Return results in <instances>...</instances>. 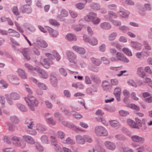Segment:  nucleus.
Masks as SVG:
<instances>
[{
    "label": "nucleus",
    "mask_w": 152,
    "mask_h": 152,
    "mask_svg": "<svg viewBox=\"0 0 152 152\" xmlns=\"http://www.w3.org/2000/svg\"><path fill=\"white\" fill-rule=\"evenodd\" d=\"M18 72L19 75L23 79H25L27 78V75L24 71L21 69H19L18 70Z\"/></svg>",
    "instance_id": "nucleus-29"
},
{
    "label": "nucleus",
    "mask_w": 152,
    "mask_h": 152,
    "mask_svg": "<svg viewBox=\"0 0 152 152\" xmlns=\"http://www.w3.org/2000/svg\"><path fill=\"white\" fill-rule=\"evenodd\" d=\"M40 62L41 64L43 66L46 68H49L51 64H53V63L52 61H49L47 58L43 59L42 58H40Z\"/></svg>",
    "instance_id": "nucleus-8"
},
{
    "label": "nucleus",
    "mask_w": 152,
    "mask_h": 152,
    "mask_svg": "<svg viewBox=\"0 0 152 152\" xmlns=\"http://www.w3.org/2000/svg\"><path fill=\"white\" fill-rule=\"evenodd\" d=\"M0 83L4 88H7L8 86V84L3 80L2 79L0 80Z\"/></svg>",
    "instance_id": "nucleus-62"
},
{
    "label": "nucleus",
    "mask_w": 152,
    "mask_h": 152,
    "mask_svg": "<svg viewBox=\"0 0 152 152\" xmlns=\"http://www.w3.org/2000/svg\"><path fill=\"white\" fill-rule=\"evenodd\" d=\"M48 31L50 35L53 37H56L58 34V33L57 31L54 30L51 28H49L48 29Z\"/></svg>",
    "instance_id": "nucleus-25"
},
{
    "label": "nucleus",
    "mask_w": 152,
    "mask_h": 152,
    "mask_svg": "<svg viewBox=\"0 0 152 152\" xmlns=\"http://www.w3.org/2000/svg\"><path fill=\"white\" fill-rule=\"evenodd\" d=\"M117 36V34L115 32H113L110 34L108 37L110 40H113L115 39Z\"/></svg>",
    "instance_id": "nucleus-44"
},
{
    "label": "nucleus",
    "mask_w": 152,
    "mask_h": 152,
    "mask_svg": "<svg viewBox=\"0 0 152 152\" xmlns=\"http://www.w3.org/2000/svg\"><path fill=\"white\" fill-rule=\"evenodd\" d=\"M58 137L60 139H63L65 136L64 133L62 131H58L57 133Z\"/></svg>",
    "instance_id": "nucleus-63"
},
{
    "label": "nucleus",
    "mask_w": 152,
    "mask_h": 152,
    "mask_svg": "<svg viewBox=\"0 0 152 152\" xmlns=\"http://www.w3.org/2000/svg\"><path fill=\"white\" fill-rule=\"evenodd\" d=\"M68 15V12L65 10H62L61 12L60 15H58V17L60 18L61 17H65Z\"/></svg>",
    "instance_id": "nucleus-41"
},
{
    "label": "nucleus",
    "mask_w": 152,
    "mask_h": 152,
    "mask_svg": "<svg viewBox=\"0 0 152 152\" xmlns=\"http://www.w3.org/2000/svg\"><path fill=\"white\" fill-rule=\"evenodd\" d=\"M85 20L87 21H91L94 24H97L100 21V19L96 17V14L90 12L84 18Z\"/></svg>",
    "instance_id": "nucleus-1"
},
{
    "label": "nucleus",
    "mask_w": 152,
    "mask_h": 152,
    "mask_svg": "<svg viewBox=\"0 0 152 152\" xmlns=\"http://www.w3.org/2000/svg\"><path fill=\"white\" fill-rule=\"evenodd\" d=\"M143 96L146 102L148 103H151L152 102V96L148 93H144L143 94Z\"/></svg>",
    "instance_id": "nucleus-21"
},
{
    "label": "nucleus",
    "mask_w": 152,
    "mask_h": 152,
    "mask_svg": "<svg viewBox=\"0 0 152 152\" xmlns=\"http://www.w3.org/2000/svg\"><path fill=\"white\" fill-rule=\"evenodd\" d=\"M109 14L110 15L109 19L116 26H118L121 25V23L117 21L114 20H111L110 18H115L117 17L116 15L113 12L110 11L109 12Z\"/></svg>",
    "instance_id": "nucleus-10"
},
{
    "label": "nucleus",
    "mask_w": 152,
    "mask_h": 152,
    "mask_svg": "<svg viewBox=\"0 0 152 152\" xmlns=\"http://www.w3.org/2000/svg\"><path fill=\"white\" fill-rule=\"evenodd\" d=\"M25 99L28 106L32 110H34V106H37L38 104V101L36 100L34 97L32 96L29 95L28 96V97H25Z\"/></svg>",
    "instance_id": "nucleus-2"
},
{
    "label": "nucleus",
    "mask_w": 152,
    "mask_h": 152,
    "mask_svg": "<svg viewBox=\"0 0 152 152\" xmlns=\"http://www.w3.org/2000/svg\"><path fill=\"white\" fill-rule=\"evenodd\" d=\"M12 140L13 143L17 146L23 148L26 146L25 142L21 141L20 138L17 136H13L12 138Z\"/></svg>",
    "instance_id": "nucleus-5"
},
{
    "label": "nucleus",
    "mask_w": 152,
    "mask_h": 152,
    "mask_svg": "<svg viewBox=\"0 0 152 152\" xmlns=\"http://www.w3.org/2000/svg\"><path fill=\"white\" fill-rule=\"evenodd\" d=\"M42 142L43 143L47 144L49 141L47 136L45 135H42L40 138Z\"/></svg>",
    "instance_id": "nucleus-39"
},
{
    "label": "nucleus",
    "mask_w": 152,
    "mask_h": 152,
    "mask_svg": "<svg viewBox=\"0 0 152 152\" xmlns=\"http://www.w3.org/2000/svg\"><path fill=\"white\" fill-rule=\"evenodd\" d=\"M121 90L120 88H116L114 89V95L121 94Z\"/></svg>",
    "instance_id": "nucleus-57"
},
{
    "label": "nucleus",
    "mask_w": 152,
    "mask_h": 152,
    "mask_svg": "<svg viewBox=\"0 0 152 152\" xmlns=\"http://www.w3.org/2000/svg\"><path fill=\"white\" fill-rule=\"evenodd\" d=\"M20 10L22 13H29L31 12V7L27 4L22 6L20 8Z\"/></svg>",
    "instance_id": "nucleus-11"
},
{
    "label": "nucleus",
    "mask_w": 152,
    "mask_h": 152,
    "mask_svg": "<svg viewBox=\"0 0 152 152\" xmlns=\"http://www.w3.org/2000/svg\"><path fill=\"white\" fill-rule=\"evenodd\" d=\"M17 106L22 111L25 112L27 110L26 108L23 105L18 104H17Z\"/></svg>",
    "instance_id": "nucleus-49"
},
{
    "label": "nucleus",
    "mask_w": 152,
    "mask_h": 152,
    "mask_svg": "<svg viewBox=\"0 0 152 152\" xmlns=\"http://www.w3.org/2000/svg\"><path fill=\"white\" fill-rule=\"evenodd\" d=\"M5 96L7 103L10 105L13 104V100L18 99L20 98L19 95L15 92H12L10 94H6Z\"/></svg>",
    "instance_id": "nucleus-3"
},
{
    "label": "nucleus",
    "mask_w": 152,
    "mask_h": 152,
    "mask_svg": "<svg viewBox=\"0 0 152 152\" xmlns=\"http://www.w3.org/2000/svg\"><path fill=\"white\" fill-rule=\"evenodd\" d=\"M104 144L107 149L111 150H114L115 148V145L113 142L110 141H106Z\"/></svg>",
    "instance_id": "nucleus-15"
},
{
    "label": "nucleus",
    "mask_w": 152,
    "mask_h": 152,
    "mask_svg": "<svg viewBox=\"0 0 152 152\" xmlns=\"http://www.w3.org/2000/svg\"><path fill=\"white\" fill-rule=\"evenodd\" d=\"M84 40L86 42H88L92 45H96L98 43L97 39L94 37H92L90 39L87 37V36L84 35L83 36Z\"/></svg>",
    "instance_id": "nucleus-9"
},
{
    "label": "nucleus",
    "mask_w": 152,
    "mask_h": 152,
    "mask_svg": "<svg viewBox=\"0 0 152 152\" xmlns=\"http://www.w3.org/2000/svg\"><path fill=\"white\" fill-rule=\"evenodd\" d=\"M76 142L79 144L83 145L85 143L84 135L81 136L80 135H77L76 136Z\"/></svg>",
    "instance_id": "nucleus-14"
},
{
    "label": "nucleus",
    "mask_w": 152,
    "mask_h": 152,
    "mask_svg": "<svg viewBox=\"0 0 152 152\" xmlns=\"http://www.w3.org/2000/svg\"><path fill=\"white\" fill-rule=\"evenodd\" d=\"M110 125L114 128L117 129L119 126V124L116 121L112 120L109 121Z\"/></svg>",
    "instance_id": "nucleus-33"
},
{
    "label": "nucleus",
    "mask_w": 152,
    "mask_h": 152,
    "mask_svg": "<svg viewBox=\"0 0 152 152\" xmlns=\"http://www.w3.org/2000/svg\"><path fill=\"white\" fill-rule=\"evenodd\" d=\"M85 142H87L88 143L91 142L93 140L91 137L87 135H84Z\"/></svg>",
    "instance_id": "nucleus-50"
},
{
    "label": "nucleus",
    "mask_w": 152,
    "mask_h": 152,
    "mask_svg": "<svg viewBox=\"0 0 152 152\" xmlns=\"http://www.w3.org/2000/svg\"><path fill=\"white\" fill-rule=\"evenodd\" d=\"M38 73L39 75L41 77L44 79H46L48 77V75L42 69H41L39 68H37L35 69Z\"/></svg>",
    "instance_id": "nucleus-12"
},
{
    "label": "nucleus",
    "mask_w": 152,
    "mask_h": 152,
    "mask_svg": "<svg viewBox=\"0 0 152 152\" xmlns=\"http://www.w3.org/2000/svg\"><path fill=\"white\" fill-rule=\"evenodd\" d=\"M36 128L37 130L41 132L46 131L47 129L46 127L45 126L40 124H37Z\"/></svg>",
    "instance_id": "nucleus-24"
},
{
    "label": "nucleus",
    "mask_w": 152,
    "mask_h": 152,
    "mask_svg": "<svg viewBox=\"0 0 152 152\" xmlns=\"http://www.w3.org/2000/svg\"><path fill=\"white\" fill-rule=\"evenodd\" d=\"M62 124L64 126L68 127L69 128L72 129L73 130L77 131L78 129L76 127H75L73 124H72L68 123L66 121H63Z\"/></svg>",
    "instance_id": "nucleus-31"
},
{
    "label": "nucleus",
    "mask_w": 152,
    "mask_h": 152,
    "mask_svg": "<svg viewBox=\"0 0 152 152\" xmlns=\"http://www.w3.org/2000/svg\"><path fill=\"white\" fill-rule=\"evenodd\" d=\"M38 86L40 88L43 90H46L48 87L42 83H39L37 84Z\"/></svg>",
    "instance_id": "nucleus-54"
},
{
    "label": "nucleus",
    "mask_w": 152,
    "mask_h": 152,
    "mask_svg": "<svg viewBox=\"0 0 152 152\" xmlns=\"http://www.w3.org/2000/svg\"><path fill=\"white\" fill-rule=\"evenodd\" d=\"M46 121L49 124L53 125H54L56 124V122L51 118H46Z\"/></svg>",
    "instance_id": "nucleus-45"
},
{
    "label": "nucleus",
    "mask_w": 152,
    "mask_h": 152,
    "mask_svg": "<svg viewBox=\"0 0 152 152\" xmlns=\"http://www.w3.org/2000/svg\"><path fill=\"white\" fill-rule=\"evenodd\" d=\"M94 131L96 134L99 136H106L108 134L107 130L102 126H96L95 128Z\"/></svg>",
    "instance_id": "nucleus-4"
},
{
    "label": "nucleus",
    "mask_w": 152,
    "mask_h": 152,
    "mask_svg": "<svg viewBox=\"0 0 152 152\" xmlns=\"http://www.w3.org/2000/svg\"><path fill=\"white\" fill-rule=\"evenodd\" d=\"M100 26L102 28L105 30L109 29L111 27L109 23L106 22L102 23L100 24Z\"/></svg>",
    "instance_id": "nucleus-34"
},
{
    "label": "nucleus",
    "mask_w": 152,
    "mask_h": 152,
    "mask_svg": "<svg viewBox=\"0 0 152 152\" xmlns=\"http://www.w3.org/2000/svg\"><path fill=\"white\" fill-rule=\"evenodd\" d=\"M137 74L142 78H144L145 76V73L143 71V69L142 67H140L137 68Z\"/></svg>",
    "instance_id": "nucleus-23"
},
{
    "label": "nucleus",
    "mask_w": 152,
    "mask_h": 152,
    "mask_svg": "<svg viewBox=\"0 0 152 152\" xmlns=\"http://www.w3.org/2000/svg\"><path fill=\"white\" fill-rule=\"evenodd\" d=\"M37 44L41 47L45 48L48 46L47 43L41 39H37Z\"/></svg>",
    "instance_id": "nucleus-22"
},
{
    "label": "nucleus",
    "mask_w": 152,
    "mask_h": 152,
    "mask_svg": "<svg viewBox=\"0 0 152 152\" xmlns=\"http://www.w3.org/2000/svg\"><path fill=\"white\" fill-rule=\"evenodd\" d=\"M66 56L70 62L76 64L77 61L76 59V56L73 53L69 51H67L66 52Z\"/></svg>",
    "instance_id": "nucleus-6"
},
{
    "label": "nucleus",
    "mask_w": 152,
    "mask_h": 152,
    "mask_svg": "<svg viewBox=\"0 0 152 152\" xmlns=\"http://www.w3.org/2000/svg\"><path fill=\"white\" fill-rule=\"evenodd\" d=\"M127 122L128 125L131 128L135 129L138 128V126L135 122L131 119H128L127 120Z\"/></svg>",
    "instance_id": "nucleus-19"
},
{
    "label": "nucleus",
    "mask_w": 152,
    "mask_h": 152,
    "mask_svg": "<svg viewBox=\"0 0 152 152\" xmlns=\"http://www.w3.org/2000/svg\"><path fill=\"white\" fill-rule=\"evenodd\" d=\"M72 48L73 50L80 54H84L86 52L85 50L83 48L77 46H74L72 47Z\"/></svg>",
    "instance_id": "nucleus-18"
},
{
    "label": "nucleus",
    "mask_w": 152,
    "mask_h": 152,
    "mask_svg": "<svg viewBox=\"0 0 152 152\" xmlns=\"http://www.w3.org/2000/svg\"><path fill=\"white\" fill-rule=\"evenodd\" d=\"M131 139L133 141L141 143L143 142L145 140L143 138L136 135H134L132 136Z\"/></svg>",
    "instance_id": "nucleus-17"
},
{
    "label": "nucleus",
    "mask_w": 152,
    "mask_h": 152,
    "mask_svg": "<svg viewBox=\"0 0 152 152\" xmlns=\"http://www.w3.org/2000/svg\"><path fill=\"white\" fill-rule=\"evenodd\" d=\"M0 103L2 107H4L6 103L5 98L3 96H0Z\"/></svg>",
    "instance_id": "nucleus-48"
},
{
    "label": "nucleus",
    "mask_w": 152,
    "mask_h": 152,
    "mask_svg": "<svg viewBox=\"0 0 152 152\" xmlns=\"http://www.w3.org/2000/svg\"><path fill=\"white\" fill-rule=\"evenodd\" d=\"M50 80L52 84L54 87H56L57 86V80L56 77L53 76H50Z\"/></svg>",
    "instance_id": "nucleus-32"
},
{
    "label": "nucleus",
    "mask_w": 152,
    "mask_h": 152,
    "mask_svg": "<svg viewBox=\"0 0 152 152\" xmlns=\"http://www.w3.org/2000/svg\"><path fill=\"white\" fill-rule=\"evenodd\" d=\"M6 124L8 126V130L10 131H13L16 128V127L15 126L11 124V123H10L9 122H7Z\"/></svg>",
    "instance_id": "nucleus-42"
},
{
    "label": "nucleus",
    "mask_w": 152,
    "mask_h": 152,
    "mask_svg": "<svg viewBox=\"0 0 152 152\" xmlns=\"http://www.w3.org/2000/svg\"><path fill=\"white\" fill-rule=\"evenodd\" d=\"M84 1V3L83 4L81 3H79L75 5L76 7L80 10H81L83 8L85 4L87 2H90L91 0H82Z\"/></svg>",
    "instance_id": "nucleus-27"
},
{
    "label": "nucleus",
    "mask_w": 152,
    "mask_h": 152,
    "mask_svg": "<svg viewBox=\"0 0 152 152\" xmlns=\"http://www.w3.org/2000/svg\"><path fill=\"white\" fill-rule=\"evenodd\" d=\"M119 113L121 115L125 116L129 115V113L127 111L121 110L119 111Z\"/></svg>",
    "instance_id": "nucleus-58"
},
{
    "label": "nucleus",
    "mask_w": 152,
    "mask_h": 152,
    "mask_svg": "<svg viewBox=\"0 0 152 152\" xmlns=\"http://www.w3.org/2000/svg\"><path fill=\"white\" fill-rule=\"evenodd\" d=\"M45 55L47 57L50 59H54L55 58L57 61H58L61 58L60 55L55 50L53 51L51 53H46Z\"/></svg>",
    "instance_id": "nucleus-7"
},
{
    "label": "nucleus",
    "mask_w": 152,
    "mask_h": 152,
    "mask_svg": "<svg viewBox=\"0 0 152 152\" xmlns=\"http://www.w3.org/2000/svg\"><path fill=\"white\" fill-rule=\"evenodd\" d=\"M92 63L96 66H99L101 63V61L97 59L92 58H91Z\"/></svg>",
    "instance_id": "nucleus-38"
},
{
    "label": "nucleus",
    "mask_w": 152,
    "mask_h": 152,
    "mask_svg": "<svg viewBox=\"0 0 152 152\" xmlns=\"http://www.w3.org/2000/svg\"><path fill=\"white\" fill-rule=\"evenodd\" d=\"M49 22L51 24L54 26H58L59 25L58 23L53 19H50L49 20Z\"/></svg>",
    "instance_id": "nucleus-53"
},
{
    "label": "nucleus",
    "mask_w": 152,
    "mask_h": 152,
    "mask_svg": "<svg viewBox=\"0 0 152 152\" xmlns=\"http://www.w3.org/2000/svg\"><path fill=\"white\" fill-rule=\"evenodd\" d=\"M54 146L55 150L56 152H63V149L59 145L57 144H54Z\"/></svg>",
    "instance_id": "nucleus-40"
},
{
    "label": "nucleus",
    "mask_w": 152,
    "mask_h": 152,
    "mask_svg": "<svg viewBox=\"0 0 152 152\" xmlns=\"http://www.w3.org/2000/svg\"><path fill=\"white\" fill-rule=\"evenodd\" d=\"M12 10L13 12L15 15H19V13L17 6H14L12 8Z\"/></svg>",
    "instance_id": "nucleus-52"
},
{
    "label": "nucleus",
    "mask_w": 152,
    "mask_h": 152,
    "mask_svg": "<svg viewBox=\"0 0 152 152\" xmlns=\"http://www.w3.org/2000/svg\"><path fill=\"white\" fill-rule=\"evenodd\" d=\"M116 58L118 60H121L124 56L123 53L120 52H118L116 54Z\"/></svg>",
    "instance_id": "nucleus-56"
},
{
    "label": "nucleus",
    "mask_w": 152,
    "mask_h": 152,
    "mask_svg": "<svg viewBox=\"0 0 152 152\" xmlns=\"http://www.w3.org/2000/svg\"><path fill=\"white\" fill-rule=\"evenodd\" d=\"M145 82L148 83V85L152 88V81L149 78H146L145 79Z\"/></svg>",
    "instance_id": "nucleus-64"
},
{
    "label": "nucleus",
    "mask_w": 152,
    "mask_h": 152,
    "mask_svg": "<svg viewBox=\"0 0 152 152\" xmlns=\"http://www.w3.org/2000/svg\"><path fill=\"white\" fill-rule=\"evenodd\" d=\"M66 39L70 41H76L77 40V37L76 36L71 34H67L66 36Z\"/></svg>",
    "instance_id": "nucleus-30"
},
{
    "label": "nucleus",
    "mask_w": 152,
    "mask_h": 152,
    "mask_svg": "<svg viewBox=\"0 0 152 152\" xmlns=\"http://www.w3.org/2000/svg\"><path fill=\"white\" fill-rule=\"evenodd\" d=\"M127 122L128 125L131 128L135 129L138 128V126L135 122L131 119H128L127 120Z\"/></svg>",
    "instance_id": "nucleus-20"
},
{
    "label": "nucleus",
    "mask_w": 152,
    "mask_h": 152,
    "mask_svg": "<svg viewBox=\"0 0 152 152\" xmlns=\"http://www.w3.org/2000/svg\"><path fill=\"white\" fill-rule=\"evenodd\" d=\"M91 7L92 9L96 10H99L100 8L99 5L94 3H92L91 4Z\"/></svg>",
    "instance_id": "nucleus-55"
},
{
    "label": "nucleus",
    "mask_w": 152,
    "mask_h": 152,
    "mask_svg": "<svg viewBox=\"0 0 152 152\" xmlns=\"http://www.w3.org/2000/svg\"><path fill=\"white\" fill-rule=\"evenodd\" d=\"M36 128L34 125L33 126V127H31L28 129L27 132L28 133L30 134L35 135L37 134V132L36 131Z\"/></svg>",
    "instance_id": "nucleus-28"
},
{
    "label": "nucleus",
    "mask_w": 152,
    "mask_h": 152,
    "mask_svg": "<svg viewBox=\"0 0 152 152\" xmlns=\"http://www.w3.org/2000/svg\"><path fill=\"white\" fill-rule=\"evenodd\" d=\"M135 120L136 122V123L137 124H138L139 126L140 127H142V124L141 123V120L138 118L137 117L135 118Z\"/></svg>",
    "instance_id": "nucleus-59"
},
{
    "label": "nucleus",
    "mask_w": 152,
    "mask_h": 152,
    "mask_svg": "<svg viewBox=\"0 0 152 152\" xmlns=\"http://www.w3.org/2000/svg\"><path fill=\"white\" fill-rule=\"evenodd\" d=\"M122 51L129 56H132L131 52L128 48H124L122 49Z\"/></svg>",
    "instance_id": "nucleus-43"
},
{
    "label": "nucleus",
    "mask_w": 152,
    "mask_h": 152,
    "mask_svg": "<svg viewBox=\"0 0 152 152\" xmlns=\"http://www.w3.org/2000/svg\"><path fill=\"white\" fill-rule=\"evenodd\" d=\"M120 15L122 17H125L127 16L129 14V12L127 11H124V10L121 9L119 12Z\"/></svg>",
    "instance_id": "nucleus-35"
},
{
    "label": "nucleus",
    "mask_w": 152,
    "mask_h": 152,
    "mask_svg": "<svg viewBox=\"0 0 152 152\" xmlns=\"http://www.w3.org/2000/svg\"><path fill=\"white\" fill-rule=\"evenodd\" d=\"M25 124L28 127V129L31 127H33V126L34 125L33 122L29 119L26 120Z\"/></svg>",
    "instance_id": "nucleus-36"
},
{
    "label": "nucleus",
    "mask_w": 152,
    "mask_h": 152,
    "mask_svg": "<svg viewBox=\"0 0 152 152\" xmlns=\"http://www.w3.org/2000/svg\"><path fill=\"white\" fill-rule=\"evenodd\" d=\"M23 139L26 142L30 144L35 143V141L34 139L30 136L24 135L22 136Z\"/></svg>",
    "instance_id": "nucleus-13"
},
{
    "label": "nucleus",
    "mask_w": 152,
    "mask_h": 152,
    "mask_svg": "<svg viewBox=\"0 0 152 152\" xmlns=\"http://www.w3.org/2000/svg\"><path fill=\"white\" fill-rule=\"evenodd\" d=\"M119 150L121 152H132L131 149H128L127 147L122 145L119 148Z\"/></svg>",
    "instance_id": "nucleus-37"
},
{
    "label": "nucleus",
    "mask_w": 152,
    "mask_h": 152,
    "mask_svg": "<svg viewBox=\"0 0 152 152\" xmlns=\"http://www.w3.org/2000/svg\"><path fill=\"white\" fill-rule=\"evenodd\" d=\"M128 107L137 110H140L139 107L133 104H129Z\"/></svg>",
    "instance_id": "nucleus-51"
},
{
    "label": "nucleus",
    "mask_w": 152,
    "mask_h": 152,
    "mask_svg": "<svg viewBox=\"0 0 152 152\" xmlns=\"http://www.w3.org/2000/svg\"><path fill=\"white\" fill-rule=\"evenodd\" d=\"M11 122L14 124L18 123L19 121L18 118L15 116H11L10 118Z\"/></svg>",
    "instance_id": "nucleus-47"
},
{
    "label": "nucleus",
    "mask_w": 152,
    "mask_h": 152,
    "mask_svg": "<svg viewBox=\"0 0 152 152\" xmlns=\"http://www.w3.org/2000/svg\"><path fill=\"white\" fill-rule=\"evenodd\" d=\"M131 46L137 50H140L141 49V44L134 42H131Z\"/></svg>",
    "instance_id": "nucleus-26"
},
{
    "label": "nucleus",
    "mask_w": 152,
    "mask_h": 152,
    "mask_svg": "<svg viewBox=\"0 0 152 152\" xmlns=\"http://www.w3.org/2000/svg\"><path fill=\"white\" fill-rule=\"evenodd\" d=\"M30 50L28 48L24 49L22 51L23 56L27 60H29L30 59Z\"/></svg>",
    "instance_id": "nucleus-16"
},
{
    "label": "nucleus",
    "mask_w": 152,
    "mask_h": 152,
    "mask_svg": "<svg viewBox=\"0 0 152 152\" xmlns=\"http://www.w3.org/2000/svg\"><path fill=\"white\" fill-rule=\"evenodd\" d=\"M59 72L61 75L64 76H66L67 75L66 72L64 68H60L59 69Z\"/></svg>",
    "instance_id": "nucleus-61"
},
{
    "label": "nucleus",
    "mask_w": 152,
    "mask_h": 152,
    "mask_svg": "<svg viewBox=\"0 0 152 152\" xmlns=\"http://www.w3.org/2000/svg\"><path fill=\"white\" fill-rule=\"evenodd\" d=\"M35 145L37 149L39 151H42L43 150V147L39 143L35 142Z\"/></svg>",
    "instance_id": "nucleus-46"
},
{
    "label": "nucleus",
    "mask_w": 152,
    "mask_h": 152,
    "mask_svg": "<svg viewBox=\"0 0 152 152\" xmlns=\"http://www.w3.org/2000/svg\"><path fill=\"white\" fill-rule=\"evenodd\" d=\"M127 82L129 84L133 87H137V85L134 82V81L130 79Z\"/></svg>",
    "instance_id": "nucleus-60"
}]
</instances>
